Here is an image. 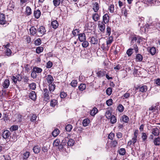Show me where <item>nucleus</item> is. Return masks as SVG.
<instances>
[{"label":"nucleus","mask_w":160,"mask_h":160,"mask_svg":"<svg viewBox=\"0 0 160 160\" xmlns=\"http://www.w3.org/2000/svg\"><path fill=\"white\" fill-rule=\"evenodd\" d=\"M43 96L44 99L45 101L49 100L50 98L49 92L48 89H43Z\"/></svg>","instance_id":"1"},{"label":"nucleus","mask_w":160,"mask_h":160,"mask_svg":"<svg viewBox=\"0 0 160 160\" xmlns=\"http://www.w3.org/2000/svg\"><path fill=\"white\" fill-rule=\"evenodd\" d=\"M113 41V38L112 36L109 37L108 40L107 41V43L106 45H107V47L103 48L106 51H108V50L110 46L111 43H112Z\"/></svg>","instance_id":"2"},{"label":"nucleus","mask_w":160,"mask_h":160,"mask_svg":"<svg viewBox=\"0 0 160 160\" xmlns=\"http://www.w3.org/2000/svg\"><path fill=\"white\" fill-rule=\"evenodd\" d=\"M37 31L40 36H41L44 35L46 32L45 28L42 26H40L38 28Z\"/></svg>","instance_id":"3"},{"label":"nucleus","mask_w":160,"mask_h":160,"mask_svg":"<svg viewBox=\"0 0 160 160\" xmlns=\"http://www.w3.org/2000/svg\"><path fill=\"white\" fill-rule=\"evenodd\" d=\"M106 73V71L104 70H102L98 71L97 72L98 77L101 78L104 76Z\"/></svg>","instance_id":"4"},{"label":"nucleus","mask_w":160,"mask_h":160,"mask_svg":"<svg viewBox=\"0 0 160 160\" xmlns=\"http://www.w3.org/2000/svg\"><path fill=\"white\" fill-rule=\"evenodd\" d=\"M6 21L5 20V16L3 13L0 14V24L4 25L6 24Z\"/></svg>","instance_id":"5"},{"label":"nucleus","mask_w":160,"mask_h":160,"mask_svg":"<svg viewBox=\"0 0 160 160\" xmlns=\"http://www.w3.org/2000/svg\"><path fill=\"white\" fill-rule=\"evenodd\" d=\"M10 134L9 131L6 130L2 132V135L3 138L7 139L9 137Z\"/></svg>","instance_id":"6"},{"label":"nucleus","mask_w":160,"mask_h":160,"mask_svg":"<svg viewBox=\"0 0 160 160\" xmlns=\"http://www.w3.org/2000/svg\"><path fill=\"white\" fill-rule=\"evenodd\" d=\"M17 77V78L13 76L11 77V79L15 83H16L18 80L20 81L22 78L21 76L19 75H18Z\"/></svg>","instance_id":"7"},{"label":"nucleus","mask_w":160,"mask_h":160,"mask_svg":"<svg viewBox=\"0 0 160 160\" xmlns=\"http://www.w3.org/2000/svg\"><path fill=\"white\" fill-rule=\"evenodd\" d=\"M152 133L154 136H157L159 135L160 130L159 128H155L152 129Z\"/></svg>","instance_id":"8"},{"label":"nucleus","mask_w":160,"mask_h":160,"mask_svg":"<svg viewBox=\"0 0 160 160\" xmlns=\"http://www.w3.org/2000/svg\"><path fill=\"white\" fill-rule=\"evenodd\" d=\"M30 34L32 36H36L37 35V30L36 28L33 26L32 27L29 29Z\"/></svg>","instance_id":"9"},{"label":"nucleus","mask_w":160,"mask_h":160,"mask_svg":"<svg viewBox=\"0 0 160 160\" xmlns=\"http://www.w3.org/2000/svg\"><path fill=\"white\" fill-rule=\"evenodd\" d=\"M78 38L81 42H82L86 40V37L84 33H81L78 34Z\"/></svg>","instance_id":"10"},{"label":"nucleus","mask_w":160,"mask_h":160,"mask_svg":"<svg viewBox=\"0 0 160 160\" xmlns=\"http://www.w3.org/2000/svg\"><path fill=\"white\" fill-rule=\"evenodd\" d=\"M92 5L93 10L95 12H97L99 8L98 3L97 2H93Z\"/></svg>","instance_id":"11"},{"label":"nucleus","mask_w":160,"mask_h":160,"mask_svg":"<svg viewBox=\"0 0 160 160\" xmlns=\"http://www.w3.org/2000/svg\"><path fill=\"white\" fill-rule=\"evenodd\" d=\"M138 88L139 89V91L142 92H146L148 90V88L146 85H143L139 87ZM138 88H137V89H138Z\"/></svg>","instance_id":"12"},{"label":"nucleus","mask_w":160,"mask_h":160,"mask_svg":"<svg viewBox=\"0 0 160 160\" xmlns=\"http://www.w3.org/2000/svg\"><path fill=\"white\" fill-rule=\"evenodd\" d=\"M89 39H90V42L92 44L95 45L98 43V40L97 38L93 37L90 38Z\"/></svg>","instance_id":"13"},{"label":"nucleus","mask_w":160,"mask_h":160,"mask_svg":"<svg viewBox=\"0 0 160 160\" xmlns=\"http://www.w3.org/2000/svg\"><path fill=\"white\" fill-rule=\"evenodd\" d=\"M109 16L107 13L105 14L103 16V21L104 23H108L109 22Z\"/></svg>","instance_id":"14"},{"label":"nucleus","mask_w":160,"mask_h":160,"mask_svg":"<svg viewBox=\"0 0 160 160\" xmlns=\"http://www.w3.org/2000/svg\"><path fill=\"white\" fill-rule=\"evenodd\" d=\"M46 80L47 82L49 84L52 83L54 80L52 77L50 75H48L47 76Z\"/></svg>","instance_id":"15"},{"label":"nucleus","mask_w":160,"mask_h":160,"mask_svg":"<svg viewBox=\"0 0 160 160\" xmlns=\"http://www.w3.org/2000/svg\"><path fill=\"white\" fill-rule=\"evenodd\" d=\"M30 98L33 101L36 99V95L35 91H32L29 94Z\"/></svg>","instance_id":"16"},{"label":"nucleus","mask_w":160,"mask_h":160,"mask_svg":"<svg viewBox=\"0 0 160 160\" xmlns=\"http://www.w3.org/2000/svg\"><path fill=\"white\" fill-rule=\"evenodd\" d=\"M51 26L54 29H56L58 26V23L57 20H54L52 22Z\"/></svg>","instance_id":"17"},{"label":"nucleus","mask_w":160,"mask_h":160,"mask_svg":"<svg viewBox=\"0 0 160 160\" xmlns=\"http://www.w3.org/2000/svg\"><path fill=\"white\" fill-rule=\"evenodd\" d=\"M98 27L99 28V30L102 32L104 31L105 29V25L102 22L101 23H99L98 24Z\"/></svg>","instance_id":"18"},{"label":"nucleus","mask_w":160,"mask_h":160,"mask_svg":"<svg viewBox=\"0 0 160 160\" xmlns=\"http://www.w3.org/2000/svg\"><path fill=\"white\" fill-rule=\"evenodd\" d=\"M41 12L40 10L37 9L35 10L34 12V15L35 18H38L41 15Z\"/></svg>","instance_id":"19"},{"label":"nucleus","mask_w":160,"mask_h":160,"mask_svg":"<svg viewBox=\"0 0 160 160\" xmlns=\"http://www.w3.org/2000/svg\"><path fill=\"white\" fill-rule=\"evenodd\" d=\"M10 84V82L8 79H6L5 80L3 83L2 86L5 88H8Z\"/></svg>","instance_id":"20"},{"label":"nucleus","mask_w":160,"mask_h":160,"mask_svg":"<svg viewBox=\"0 0 160 160\" xmlns=\"http://www.w3.org/2000/svg\"><path fill=\"white\" fill-rule=\"evenodd\" d=\"M158 110V108L156 106H152L148 108V111H150L149 114L154 112L156 110Z\"/></svg>","instance_id":"21"},{"label":"nucleus","mask_w":160,"mask_h":160,"mask_svg":"<svg viewBox=\"0 0 160 160\" xmlns=\"http://www.w3.org/2000/svg\"><path fill=\"white\" fill-rule=\"evenodd\" d=\"M98 112V109L96 108H94L91 110L90 114L92 116H94Z\"/></svg>","instance_id":"22"},{"label":"nucleus","mask_w":160,"mask_h":160,"mask_svg":"<svg viewBox=\"0 0 160 160\" xmlns=\"http://www.w3.org/2000/svg\"><path fill=\"white\" fill-rule=\"evenodd\" d=\"M55 87V85L54 84L51 83L49 84V89L51 93L54 90Z\"/></svg>","instance_id":"23"},{"label":"nucleus","mask_w":160,"mask_h":160,"mask_svg":"<svg viewBox=\"0 0 160 160\" xmlns=\"http://www.w3.org/2000/svg\"><path fill=\"white\" fill-rule=\"evenodd\" d=\"M143 58L142 55L140 54H138L136 55V60L137 62H141Z\"/></svg>","instance_id":"24"},{"label":"nucleus","mask_w":160,"mask_h":160,"mask_svg":"<svg viewBox=\"0 0 160 160\" xmlns=\"http://www.w3.org/2000/svg\"><path fill=\"white\" fill-rule=\"evenodd\" d=\"M40 150V147L38 145L35 146L33 148V151L35 153H38L39 152Z\"/></svg>","instance_id":"25"},{"label":"nucleus","mask_w":160,"mask_h":160,"mask_svg":"<svg viewBox=\"0 0 160 160\" xmlns=\"http://www.w3.org/2000/svg\"><path fill=\"white\" fill-rule=\"evenodd\" d=\"M59 133V130L58 129L56 128L52 132V135L54 137H57Z\"/></svg>","instance_id":"26"},{"label":"nucleus","mask_w":160,"mask_h":160,"mask_svg":"<svg viewBox=\"0 0 160 160\" xmlns=\"http://www.w3.org/2000/svg\"><path fill=\"white\" fill-rule=\"evenodd\" d=\"M92 17V19L95 22L98 21L99 19V16L98 14L97 13L93 14Z\"/></svg>","instance_id":"27"},{"label":"nucleus","mask_w":160,"mask_h":160,"mask_svg":"<svg viewBox=\"0 0 160 160\" xmlns=\"http://www.w3.org/2000/svg\"><path fill=\"white\" fill-rule=\"evenodd\" d=\"M25 12L27 15H29L32 13L31 8L29 6H27Z\"/></svg>","instance_id":"28"},{"label":"nucleus","mask_w":160,"mask_h":160,"mask_svg":"<svg viewBox=\"0 0 160 160\" xmlns=\"http://www.w3.org/2000/svg\"><path fill=\"white\" fill-rule=\"evenodd\" d=\"M153 142L155 145H159L160 144V137L155 138Z\"/></svg>","instance_id":"29"},{"label":"nucleus","mask_w":160,"mask_h":160,"mask_svg":"<svg viewBox=\"0 0 160 160\" xmlns=\"http://www.w3.org/2000/svg\"><path fill=\"white\" fill-rule=\"evenodd\" d=\"M110 121L112 124H114L117 122L116 118L113 115L110 118Z\"/></svg>","instance_id":"30"},{"label":"nucleus","mask_w":160,"mask_h":160,"mask_svg":"<svg viewBox=\"0 0 160 160\" xmlns=\"http://www.w3.org/2000/svg\"><path fill=\"white\" fill-rule=\"evenodd\" d=\"M90 120L88 118H86L83 120L82 122V124L84 126H87L89 123Z\"/></svg>","instance_id":"31"},{"label":"nucleus","mask_w":160,"mask_h":160,"mask_svg":"<svg viewBox=\"0 0 160 160\" xmlns=\"http://www.w3.org/2000/svg\"><path fill=\"white\" fill-rule=\"evenodd\" d=\"M32 70L34 71L36 73H39L42 72V69L41 68L35 67L33 68Z\"/></svg>","instance_id":"32"},{"label":"nucleus","mask_w":160,"mask_h":160,"mask_svg":"<svg viewBox=\"0 0 160 160\" xmlns=\"http://www.w3.org/2000/svg\"><path fill=\"white\" fill-rule=\"evenodd\" d=\"M118 152L120 155H124L125 154L126 150L124 148H120L118 150Z\"/></svg>","instance_id":"33"},{"label":"nucleus","mask_w":160,"mask_h":160,"mask_svg":"<svg viewBox=\"0 0 160 160\" xmlns=\"http://www.w3.org/2000/svg\"><path fill=\"white\" fill-rule=\"evenodd\" d=\"M133 53V49L129 48L127 51L126 53L128 57L131 56Z\"/></svg>","instance_id":"34"},{"label":"nucleus","mask_w":160,"mask_h":160,"mask_svg":"<svg viewBox=\"0 0 160 160\" xmlns=\"http://www.w3.org/2000/svg\"><path fill=\"white\" fill-rule=\"evenodd\" d=\"M60 140L57 139L55 140L53 142V145L54 146L57 147L59 146L60 144Z\"/></svg>","instance_id":"35"},{"label":"nucleus","mask_w":160,"mask_h":160,"mask_svg":"<svg viewBox=\"0 0 160 160\" xmlns=\"http://www.w3.org/2000/svg\"><path fill=\"white\" fill-rule=\"evenodd\" d=\"M86 88V84H81L78 87L79 89L82 91L85 90Z\"/></svg>","instance_id":"36"},{"label":"nucleus","mask_w":160,"mask_h":160,"mask_svg":"<svg viewBox=\"0 0 160 160\" xmlns=\"http://www.w3.org/2000/svg\"><path fill=\"white\" fill-rule=\"evenodd\" d=\"M43 50L42 47H38L36 49V52L37 53L39 54L42 52Z\"/></svg>","instance_id":"37"},{"label":"nucleus","mask_w":160,"mask_h":160,"mask_svg":"<svg viewBox=\"0 0 160 160\" xmlns=\"http://www.w3.org/2000/svg\"><path fill=\"white\" fill-rule=\"evenodd\" d=\"M108 9L110 12L111 13H113L114 12V6L113 4H111L109 6Z\"/></svg>","instance_id":"38"},{"label":"nucleus","mask_w":160,"mask_h":160,"mask_svg":"<svg viewBox=\"0 0 160 160\" xmlns=\"http://www.w3.org/2000/svg\"><path fill=\"white\" fill-rule=\"evenodd\" d=\"M156 0H146L145 3L147 5H149L150 4H154L156 2Z\"/></svg>","instance_id":"39"},{"label":"nucleus","mask_w":160,"mask_h":160,"mask_svg":"<svg viewBox=\"0 0 160 160\" xmlns=\"http://www.w3.org/2000/svg\"><path fill=\"white\" fill-rule=\"evenodd\" d=\"M72 127L71 124H68L65 127V129L67 131L70 132L72 129Z\"/></svg>","instance_id":"40"},{"label":"nucleus","mask_w":160,"mask_h":160,"mask_svg":"<svg viewBox=\"0 0 160 160\" xmlns=\"http://www.w3.org/2000/svg\"><path fill=\"white\" fill-rule=\"evenodd\" d=\"M105 116L107 119H109L112 116L111 113L108 110L106 112Z\"/></svg>","instance_id":"41"},{"label":"nucleus","mask_w":160,"mask_h":160,"mask_svg":"<svg viewBox=\"0 0 160 160\" xmlns=\"http://www.w3.org/2000/svg\"><path fill=\"white\" fill-rule=\"evenodd\" d=\"M60 2V0H53V1L54 5L56 7L59 5Z\"/></svg>","instance_id":"42"},{"label":"nucleus","mask_w":160,"mask_h":160,"mask_svg":"<svg viewBox=\"0 0 160 160\" xmlns=\"http://www.w3.org/2000/svg\"><path fill=\"white\" fill-rule=\"evenodd\" d=\"M82 42H83L82 43V46L83 47L87 48L88 46L89 43L86 40H84Z\"/></svg>","instance_id":"43"},{"label":"nucleus","mask_w":160,"mask_h":160,"mask_svg":"<svg viewBox=\"0 0 160 160\" xmlns=\"http://www.w3.org/2000/svg\"><path fill=\"white\" fill-rule=\"evenodd\" d=\"M18 128V126L17 125H13L11 126L10 128V130L11 131H16L17 130Z\"/></svg>","instance_id":"44"},{"label":"nucleus","mask_w":160,"mask_h":160,"mask_svg":"<svg viewBox=\"0 0 160 160\" xmlns=\"http://www.w3.org/2000/svg\"><path fill=\"white\" fill-rule=\"evenodd\" d=\"M122 120L123 122L127 123L129 121V118L127 116L124 115L122 117Z\"/></svg>","instance_id":"45"},{"label":"nucleus","mask_w":160,"mask_h":160,"mask_svg":"<svg viewBox=\"0 0 160 160\" xmlns=\"http://www.w3.org/2000/svg\"><path fill=\"white\" fill-rule=\"evenodd\" d=\"M74 143V140L72 139H70L68 140V144L69 146H72L73 145Z\"/></svg>","instance_id":"46"},{"label":"nucleus","mask_w":160,"mask_h":160,"mask_svg":"<svg viewBox=\"0 0 160 160\" xmlns=\"http://www.w3.org/2000/svg\"><path fill=\"white\" fill-rule=\"evenodd\" d=\"M156 49L154 47H152L149 50L150 53L152 55H154L156 53Z\"/></svg>","instance_id":"47"},{"label":"nucleus","mask_w":160,"mask_h":160,"mask_svg":"<svg viewBox=\"0 0 160 160\" xmlns=\"http://www.w3.org/2000/svg\"><path fill=\"white\" fill-rule=\"evenodd\" d=\"M5 53L6 55L8 56H10L11 55L12 51L9 48H7L6 50Z\"/></svg>","instance_id":"48"},{"label":"nucleus","mask_w":160,"mask_h":160,"mask_svg":"<svg viewBox=\"0 0 160 160\" xmlns=\"http://www.w3.org/2000/svg\"><path fill=\"white\" fill-rule=\"evenodd\" d=\"M57 101L55 99L52 100L50 102V105L52 107H54L57 104Z\"/></svg>","instance_id":"49"},{"label":"nucleus","mask_w":160,"mask_h":160,"mask_svg":"<svg viewBox=\"0 0 160 160\" xmlns=\"http://www.w3.org/2000/svg\"><path fill=\"white\" fill-rule=\"evenodd\" d=\"M30 88L33 90L35 89L36 88V85L34 83H32L29 85Z\"/></svg>","instance_id":"50"},{"label":"nucleus","mask_w":160,"mask_h":160,"mask_svg":"<svg viewBox=\"0 0 160 160\" xmlns=\"http://www.w3.org/2000/svg\"><path fill=\"white\" fill-rule=\"evenodd\" d=\"M37 116L35 114H33L30 118V121L31 122H34L35 121L36 119Z\"/></svg>","instance_id":"51"},{"label":"nucleus","mask_w":160,"mask_h":160,"mask_svg":"<svg viewBox=\"0 0 160 160\" xmlns=\"http://www.w3.org/2000/svg\"><path fill=\"white\" fill-rule=\"evenodd\" d=\"M34 43L36 45H39L41 43V39L39 38H38L35 41Z\"/></svg>","instance_id":"52"},{"label":"nucleus","mask_w":160,"mask_h":160,"mask_svg":"<svg viewBox=\"0 0 160 160\" xmlns=\"http://www.w3.org/2000/svg\"><path fill=\"white\" fill-rule=\"evenodd\" d=\"M48 150V147L47 146H43L42 148V151L46 154L47 153V152Z\"/></svg>","instance_id":"53"},{"label":"nucleus","mask_w":160,"mask_h":160,"mask_svg":"<svg viewBox=\"0 0 160 160\" xmlns=\"http://www.w3.org/2000/svg\"><path fill=\"white\" fill-rule=\"evenodd\" d=\"M112 92V89L111 88H108L106 90V92L107 94L108 95H110L111 94Z\"/></svg>","instance_id":"54"},{"label":"nucleus","mask_w":160,"mask_h":160,"mask_svg":"<svg viewBox=\"0 0 160 160\" xmlns=\"http://www.w3.org/2000/svg\"><path fill=\"white\" fill-rule=\"evenodd\" d=\"M78 82L76 80H73L71 83V85L73 87H76L77 85Z\"/></svg>","instance_id":"55"},{"label":"nucleus","mask_w":160,"mask_h":160,"mask_svg":"<svg viewBox=\"0 0 160 160\" xmlns=\"http://www.w3.org/2000/svg\"><path fill=\"white\" fill-rule=\"evenodd\" d=\"M118 111L120 112H122L123 111L124 107L121 104H119L118 107Z\"/></svg>","instance_id":"56"},{"label":"nucleus","mask_w":160,"mask_h":160,"mask_svg":"<svg viewBox=\"0 0 160 160\" xmlns=\"http://www.w3.org/2000/svg\"><path fill=\"white\" fill-rule=\"evenodd\" d=\"M30 152H26L25 153H24V159H27L30 155Z\"/></svg>","instance_id":"57"},{"label":"nucleus","mask_w":160,"mask_h":160,"mask_svg":"<svg viewBox=\"0 0 160 160\" xmlns=\"http://www.w3.org/2000/svg\"><path fill=\"white\" fill-rule=\"evenodd\" d=\"M106 103L108 106H110L112 104V99H109L106 101Z\"/></svg>","instance_id":"58"},{"label":"nucleus","mask_w":160,"mask_h":160,"mask_svg":"<svg viewBox=\"0 0 160 160\" xmlns=\"http://www.w3.org/2000/svg\"><path fill=\"white\" fill-rule=\"evenodd\" d=\"M67 95L66 93L64 92H61L60 94V97L62 98H64L66 97Z\"/></svg>","instance_id":"59"},{"label":"nucleus","mask_w":160,"mask_h":160,"mask_svg":"<svg viewBox=\"0 0 160 160\" xmlns=\"http://www.w3.org/2000/svg\"><path fill=\"white\" fill-rule=\"evenodd\" d=\"M31 75L32 77L34 79L36 78L37 76L36 72L33 70H32V72Z\"/></svg>","instance_id":"60"},{"label":"nucleus","mask_w":160,"mask_h":160,"mask_svg":"<svg viewBox=\"0 0 160 160\" xmlns=\"http://www.w3.org/2000/svg\"><path fill=\"white\" fill-rule=\"evenodd\" d=\"M52 66V62L49 61L47 63V68H50Z\"/></svg>","instance_id":"61"},{"label":"nucleus","mask_w":160,"mask_h":160,"mask_svg":"<svg viewBox=\"0 0 160 160\" xmlns=\"http://www.w3.org/2000/svg\"><path fill=\"white\" fill-rule=\"evenodd\" d=\"M111 32V29L109 26H107V35L109 36Z\"/></svg>","instance_id":"62"},{"label":"nucleus","mask_w":160,"mask_h":160,"mask_svg":"<svg viewBox=\"0 0 160 160\" xmlns=\"http://www.w3.org/2000/svg\"><path fill=\"white\" fill-rule=\"evenodd\" d=\"M142 138L143 141H145L147 138V136L146 133L144 132L142 133Z\"/></svg>","instance_id":"63"},{"label":"nucleus","mask_w":160,"mask_h":160,"mask_svg":"<svg viewBox=\"0 0 160 160\" xmlns=\"http://www.w3.org/2000/svg\"><path fill=\"white\" fill-rule=\"evenodd\" d=\"M133 48L136 53H138V48L137 45H134L133 47Z\"/></svg>","instance_id":"64"}]
</instances>
